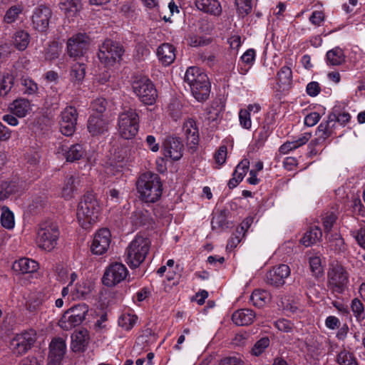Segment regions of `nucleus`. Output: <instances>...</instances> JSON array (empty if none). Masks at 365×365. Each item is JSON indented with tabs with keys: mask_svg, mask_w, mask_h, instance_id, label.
Wrapping results in <instances>:
<instances>
[{
	"mask_svg": "<svg viewBox=\"0 0 365 365\" xmlns=\"http://www.w3.org/2000/svg\"><path fill=\"white\" fill-rule=\"evenodd\" d=\"M139 197L148 203L157 202L163 193V184L160 176L152 172L142 173L136 181Z\"/></svg>",
	"mask_w": 365,
	"mask_h": 365,
	"instance_id": "1",
	"label": "nucleus"
},
{
	"mask_svg": "<svg viewBox=\"0 0 365 365\" xmlns=\"http://www.w3.org/2000/svg\"><path fill=\"white\" fill-rule=\"evenodd\" d=\"M345 59L344 51L338 46L328 51L326 54V61L329 66H340L345 63Z\"/></svg>",
	"mask_w": 365,
	"mask_h": 365,
	"instance_id": "32",
	"label": "nucleus"
},
{
	"mask_svg": "<svg viewBox=\"0 0 365 365\" xmlns=\"http://www.w3.org/2000/svg\"><path fill=\"white\" fill-rule=\"evenodd\" d=\"M1 211V225L8 230L12 229L14 227V216L13 212L6 206H3Z\"/></svg>",
	"mask_w": 365,
	"mask_h": 365,
	"instance_id": "43",
	"label": "nucleus"
},
{
	"mask_svg": "<svg viewBox=\"0 0 365 365\" xmlns=\"http://www.w3.org/2000/svg\"><path fill=\"white\" fill-rule=\"evenodd\" d=\"M196 8L207 14L214 16H220L222 9L218 0H195Z\"/></svg>",
	"mask_w": 365,
	"mask_h": 365,
	"instance_id": "25",
	"label": "nucleus"
},
{
	"mask_svg": "<svg viewBox=\"0 0 365 365\" xmlns=\"http://www.w3.org/2000/svg\"><path fill=\"white\" fill-rule=\"evenodd\" d=\"M24 86V93L27 94H34L38 91L37 84L30 78H24L21 80Z\"/></svg>",
	"mask_w": 365,
	"mask_h": 365,
	"instance_id": "59",
	"label": "nucleus"
},
{
	"mask_svg": "<svg viewBox=\"0 0 365 365\" xmlns=\"http://www.w3.org/2000/svg\"><path fill=\"white\" fill-rule=\"evenodd\" d=\"M59 7L67 16H74L81 9V0H61Z\"/></svg>",
	"mask_w": 365,
	"mask_h": 365,
	"instance_id": "34",
	"label": "nucleus"
},
{
	"mask_svg": "<svg viewBox=\"0 0 365 365\" xmlns=\"http://www.w3.org/2000/svg\"><path fill=\"white\" fill-rule=\"evenodd\" d=\"M132 88L138 99L145 105H153L158 98V91L153 83L146 76L136 78Z\"/></svg>",
	"mask_w": 365,
	"mask_h": 365,
	"instance_id": "7",
	"label": "nucleus"
},
{
	"mask_svg": "<svg viewBox=\"0 0 365 365\" xmlns=\"http://www.w3.org/2000/svg\"><path fill=\"white\" fill-rule=\"evenodd\" d=\"M350 118L351 115L349 113L343 112L341 113H337V110H334L333 113L328 115L327 120L324 122V123H328L330 130L334 133V129L337 122L341 125H344L350 120Z\"/></svg>",
	"mask_w": 365,
	"mask_h": 365,
	"instance_id": "35",
	"label": "nucleus"
},
{
	"mask_svg": "<svg viewBox=\"0 0 365 365\" xmlns=\"http://www.w3.org/2000/svg\"><path fill=\"white\" fill-rule=\"evenodd\" d=\"M14 81V76L9 73L0 77V97H4L10 92Z\"/></svg>",
	"mask_w": 365,
	"mask_h": 365,
	"instance_id": "41",
	"label": "nucleus"
},
{
	"mask_svg": "<svg viewBox=\"0 0 365 365\" xmlns=\"http://www.w3.org/2000/svg\"><path fill=\"white\" fill-rule=\"evenodd\" d=\"M309 263L313 276L317 278L321 277L323 273L321 258L319 256L310 257L309 259Z\"/></svg>",
	"mask_w": 365,
	"mask_h": 365,
	"instance_id": "47",
	"label": "nucleus"
},
{
	"mask_svg": "<svg viewBox=\"0 0 365 365\" xmlns=\"http://www.w3.org/2000/svg\"><path fill=\"white\" fill-rule=\"evenodd\" d=\"M351 309L357 320L364 319V307L360 299L354 298L351 301Z\"/></svg>",
	"mask_w": 365,
	"mask_h": 365,
	"instance_id": "51",
	"label": "nucleus"
},
{
	"mask_svg": "<svg viewBox=\"0 0 365 365\" xmlns=\"http://www.w3.org/2000/svg\"><path fill=\"white\" fill-rule=\"evenodd\" d=\"M52 14L51 9L48 6L40 5L35 8L31 16L33 28L38 32H46L48 29Z\"/></svg>",
	"mask_w": 365,
	"mask_h": 365,
	"instance_id": "14",
	"label": "nucleus"
},
{
	"mask_svg": "<svg viewBox=\"0 0 365 365\" xmlns=\"http://www.w3.org/2000/svg\"><path fill=\"white\" fill-rule=\"evenodd\" d=\"M88 312V307L84 304H78L68 309L59 320V326L65 330L71 329L80 325Z\"/></svg>",
	"mask_w": 365,
	"mask_h": 365,
	"instance_id": "9",
	"label": "nucleus"
},
{
	"mask_svg": "<svg viewBox=\"0 0 365 365\" xmlns=\"http://www.w3.org/2000/svg\"><path fill=\"white\" fill-rule=\"evenodd\" d=\"M278 83L281 86H289L292 82V71L287 66H282L277 73Z\"/></svg>",
	"mask_w": 365,
	"mask_h": 365,
	"instance_id": "44",
	"label": "nucleus"
},
{
	"mask_svg": "<svg viewBox=\"0 0 365 365\" xmlns=\"http://www.w3.org/2000/svg\"><path fill=\"white\" fill-rule=\"evenodd\" d=\"M80 180L78 176L70 175L66 177L61 190V196L66 200L74 197L77 187L79 186Z\"/></svg>",
	"mask_w": 365,
	"mask_h": 365,
	"instance_id": "28",
	"label": "nucleus"
},
{
	"mask_svg": "<svg viewBox=\"0 0 365 365\" xmlns=\"http://www.w3.org/2000/svg\"><path fill=\"white\" fill-rule=\"evenodd\" d=\"M227 157V147L222 145L219 148L215 154V160L218 165H222L225 163Z\"/></svg>",
	"mask_w": 365,
	"mask_h": 365,
	"instance_id": "64",
	"label": "nucleus"
},
{
	"mask_svg": "<svg viewBox=\"0 0 365 365\" xmlns=\"http://www.w3.org/2000/svg\"><path fill=\"white\" fill-rule=\"evenodd\" d=\"M239 120L240 125L245 129H250L252 125V121L249 110L241 109L239 112Z\"/></svg>",
	"mask_w": 365,
	"mask_h": 365,
	"instance_id": "58",
	"label": "nucleus"
},
{
	"mask_svg": "<svg viewBox=\"0 0 365 365\" xmlns=\"http://www.w3.org/2000/svg\"><path fill=\"white\" fill-rule=\"evenodd\" d=\"M13 44L19 51H24L30 42V36L25 31H16L12 37Z\"/></svg>",
	"mask_w": 365,
	"mask_h": 365,
	"instance_id": "39",
	"label": "nucleus"
},
{
	"mask_svg": "<svg viewBox=\"0 0 365 365\" xmlns=\"http://www.w3.org/2000/svg\"><path fill=\"white\" fill-rule=\"evenodd\" d=\"M194 98L197 101H205L209 96L210 93V83L209 81L205 83L198 84L190 88Z\"/></svg>",
	"mask_w": 365,
	"mask_h": 365,
	"instance_id": "37",
	"label": "nucleus"
},
{
	"mask_svg": "<svg viewBox=\"0 0 365 365\" xmlns=\"http://www.w3.org/2000/svg\"><path fill=\"white\" fill-rule=\"evenodd\" d=\"M90 292V289L86 286L85 282H78L74 287L71 288V293L72 294L73 298H84Z\"/></svg>",
	"mask_w": 365,
	"mask_h": 365,
	"instance_id": "49",
	"label": "nucleus"
},
{
	"mask_svg": "<svg viewBox=\"0 0 365 365\" xmlns=\"http://www.w3.org/2000/svg\"><path fill=\"white\" fill-rule=\"evenodd\" d=\"M209 81L206 73L197 66L189 67L185 73L184 82L187 84L189 88L198 84L205 83Z\"/></svg>",
	"mask_w": 365,
	"mask_h": 365,
	"instance_id": "22",
	"label": "nucleus"
},
{
	"mask_svg": "<svg viewBox=\"0 0 365 365\" xmlns=\"http://www.w3.org/2000/svg\"><path fill=\"white\" fill-rule=\"evenodd\" d=\"M351 235L355 238L358 245L365 250V229L351 231Z\"/></svg>",
	"mask_w": 365,
	"mask_h": 365,
	"instance_id": "62",
	"label": "nucleus"
},
{
	"mask_svg": "<svg viewBox=\"0 0 365 365\" xmlns=\"http://www.w3.org/2000/svg\"><path fill=\"white\" fill-rule=\"evenodd\" d=\"M9 109L13 115L23 118L31 109L30 102L25 98L16 99L10 106Z\"/></svg>",
	"mask_w": 365,
	"mask_h": 365,
	"instance_id": "33",
	"label": "nucleus"
},
{
	"mask_svg": "<svg viewBox=\"0 0 365 365\" xmlns=\"http://www.w3.org/2000/svg\"><path fill=\"white\" fill-rule=\"evenodd\" d=\"M61 53V47L56 41H52L45 49L44 57L46 61H52L58 58Z\"/></svg>",
	"mask_w": 365,
	"mask_h": 365,
	"instance_id": "42",
	"label": "nucleus"
},
{
	"mask_svg": "<svg viewBox=\"0 0 365 365\" xmlns=\"http://www.w3.org/2000/svg\"><path fill=\"white\" fill-rule=\"evenodd\" d=\"M336 362L339 365H359L354 354L346 349H343L338 353Z\"/></svg>",
	"mask_w": 365,
	"mask_h": 365,
	"instance_id": "40",
	"label": "nucleus"
},
{
	"mask_svg": "<svg viewBox=\"0 0 365 365\" xmlns=\"http://www.w3.org/2000/svg\"><path fill=\"white\" fill-rule=\"evenodd\" d=\"M38 269V262L29 258H21L13 264V269L20 274L33 273Z\"/></svg>",
	"mask_w": 365,
	"mask_h": 365,
	"instance_id": "29",
	"label": "nucleus"
},
{
	"mask_svg": "<svg viewBox=\"0 0 365 365\" xmlns=\"http://www.w3.org/2000/svg\"><path fill=\"white\" fill-rule=\"evenodd\" d=\"M158 60L164 66H170L175 59V48L170 43H164L157 49Z\"/></svg>",
	"mask_w": 365,
	"mask_h": 365,
	"instance_id": "26",
	"label": "nucleus"
},
{
	"mask_svg": "<svg viewBox=\"0 0 365 365\" xmlns=\"http://www.w3.org/2000/svg\"><path fill=\"white\" fill-rule=\"evenodd\" d=\"M329 241L331 243L330 247L335 251L341 252L345 250L344 239L338 234L331 235L329 237Z\"/></svg>",
	"mask_w": 365,
	"mask_h": 365,
	"instance_id": "52",
	"label": "nucleus"
},
{
	"mask_svg": "<svg viewBox=\"0 0 365 365\" xmlns=\"http://www.w3.org/2000/svg\"><path fill=\"white\" fill-rule=\"evenodd\" d=\"M306 91L308 96L315 97L319 94L321 88L319 83L317 81H312L307 85Z\"/></svg>",
	"mask_w": 365,
	"mask_h": 365,
	"instance_id": "63",
	"label": "nucleus"
},
{
	"mask_svg": "<svg viewBox=\"0 0 365 365\" xmlns=\"http://www.w3.org/2000/svg\"><path fill=\"white\" fill-rule=\"evenodd\" d=\"M90 38L86 34L78 33L70 37L66 42V52L70 58L83 56L88 51Z\"/></svg>",
	"mask_w": 365,
	"mask_h": 365,
	"instance_id": "12",
	"label": "nucleus"
},
{
	"mask_svg": "<svg viewBox=\"0 0 365 365\" xmlns=\"http://www.w3.org/2000/svg\"><path fill=\"white\" fill-rule=\"evenodd\" d=\"M349 273L339 262L333 261L329 264L327 272L328 287L334 293L342 294L349 283Z\"/></svg>",
	"mask_w": 365,
	"mask_h": 365,
	"instance_id": "5",
	"label": "nucleus"
},
{
	"mask_svg": "<svg viewBox=\"0 0 365 365\" xmlns=\"http://www.w3.org/2000/svg\"><path fill=\"white\" fill-rule=\"evenodd\" d=\"M59 235L60 231L56 222H43L37 230L36 244L41 250L50 252L57 245Z\"/></svg>",
	"mask_w": 365,
	"mask_h": 365,
	"instance_id": "4",
	"label": "nucleus"
},
{
	"mask_svg": "<svg viewBox=\"0 0 365 365\" xmlns=\"http://www.w3.org/2000/svg\"><path fill=\"white\" fill-rule=\"evenodd\" d=\"M67 162H75L82 159L86 155V150L83 145L76 143L71 146L63 145L59 148Z\"/></svg>",
	"mask_w": 365,
	"mask_h": 365,
	"instance_id": "24",
	"label": "nucleus"
},
{
	"mask_svg": "<svg viewBox=\"0 0 365 365\" xmlns=\"http://www.w3.org/2000/svg\"><path fill=\"white\" fill-rule=\"evenodd\" d=\"M86 72V65L83 63H76L71 66V81L78 85L83 82Z\"/></svg>",
	"mask_w": 365,
	"mask_h": 365,
	"instance_id": "38",
	"label": "nucleus"
},
{
	"mask_svg": "<svg viewBox=\"0 0 365 365\" xmlns=\"http://www.w3.org/2000/svg\"><path fill=\"white\" fill-rule=\"evenodd\" d=\"M237 9L240 14L246 16L252 11V0H236Z\"/></svg>",
	"mask_w": 365,
	"mask_h": 365,
	"instance_id": "57",
	"label": "nucleus"
},
{
	"mask_svg": "<svg viewBox=\"0 0 365 365\" xmlns=\"http://www.w3.org/2000/svg\"><path fill=\"white\" fill-rule=\"evenodd\" d=\"M182 131L186 140L187 150L190 153L197 150L199 145V130L193 119L187 120L182 125Z\"/></svg>",
	"mask_w": 365,
	"mask_h": 365,
	"instance_id": "16",
	"label": "nucleus"
},
{
	"mask_svg": "<svg viewBox=\"0 0 365 365\" xmlns=\"http://www.w3.org/2000/svg\"><path fill=\"white\" fill-rule=\"evenodd\" d=\"M128 274L127 267L120 262H113L106 269L102 277L103 284L112 287L125 279Z\"/></svg>",
	"mask_w": 365,
	"mask_h": 365,
	"instance_id": "11",
	"label": "nucleus"
},
{
	"mask_svg": "<svg viewBox=\"0 0 365 365\" xmlns=\"http://www.w3.org/2000/svg\"><path fill=\"white\" fill-rule=\"evenodd\" d=\"M250 168V160L247 158L242 160L240 163L235 168V170L232 174L235 177L238 178V180H242L245 175L247 174Z\"/></svg>",
	"mask_w": 365,
	"mask_h": 365,
	"instance_id": "50",
	"label": "nucleus"
},
{
	"mask_svg": "<svg viewBox=\"0 0 365 365\" xmlns=\"http://www.w3.org/2000/svg\"><path fill=\"white\" fill-rule=\"evenodd\" d=\"M162 148L165 158H170L175 161L182 157L184 145L178 137L167 136L163 143Z\"/></svg>",
	"mask_w": 365,
	"mask_h": 365,
	"instance_id": "17",
	"label": "nucleus"
},
{
	"mask_svg": "<svg viewBox=\"0 0 365 365\" xmlns=\"http://www.w3.org/2000/svg\"><path fill=\"white\" fill-rule=\"evenodd\" d=\"M255 316L253 310L241 309L232 314V320L237 326H247L254 322Z\"/></svg>",
	"mask_w": 365,
	"mask_h": 365,
	"instance_id": "27",
	"label": "nucleus"
},
{
	"mask_svg": "<svg viewBox=\"0 0 365 365\" xmlns=\"http://www.w3.org/2000/svg\"><path fill=\"white\" fill-rule=\"evenodd\" d=\"M311 136L312 135L310 133H304L296 140L287 141L279 147V152L283 155L287 154L289 152L306 144L310 139Z\"/></svg>",
	"mask_w": 365,
	"mask_h": 365,
	"instance_id": "30",
	"label": "nucleus"
},
{
	"mask_svg": "<svg viewBox=\"0 0 365 365\" xmlns=\"http://www.w3.org/2000/svg\"><path fill=\"white\" fill-rule=\"evenodd\" d=\"M22 9L19 6H11L4 16V21L7 24H11L16 21L18 16L21 13Z\"/></svg>",
	"mask_w": 365,
	"mask_h": 365,
	"instance_id": "53",
	"label": "nucleus"
},
{
	"mask_svg": "<svg viewBox=\"0 0 365 365\" xmlns=\"http://www.w3.org/2000/svg\"><path fill=\"white\" fill-rule=\"evenodd\" d=\"M218 365H244V361L238 355L227 356L218 361Z\"/></svg>",
	"mask_w": 365,
	"mask_h": 365,
	"instance_id": "56",
	"label": "nucleus"
},
{
	"mask_svg": "<svg viewBox=\"0 0 365 365\" xmlns=\"http://www.w3.org/2000/svg\"><path fill=\"white\" fill-rule=\"evenodd\" d=\"M250 301L255 307L261 308L271 301V294L264 289H255L250 296Z\"/></svg>",
	"mask_w": 365,
	"mask_h": 365,
	"instance_id": "36",
	"label": "nucleus"
},
{
	"mask_svg": "<svg viewBox=\"0 0 365 365\" xmlns=\"http://www.w3.org/2000/svg\"><path fill=\"white\" fill-rule=\"evenodd\" d=\"M309 19L313 25L320 26L325 20V15L322 11H314Z\"/></svg>",
	"mask_w": 365,
	"mask_h": 365,
	"instance_id": "61",
	"label": "nucleus"
},
{
	"mask_svg": "<svg viewBox=\"0 0 365 365\" xmlns=\"http://www.w3.org/2000/svg\"><path fill=\"white\" fill-rule=\"evenodd\" d=\"M107 106V101L105 98H100L93 100L91 105V108L93 112L97 113V115H103Z\"/></svg>",
	"mask_w": 365,
	"mask_h": 365,
	"instance_id": "55",
	"label": "nucleus"
},
{
	"mask_svg": "<svg viewBox=\"0 0 365 365\" xmlns=\"http://www.w3.org/2000/svg\"><path fill=\"white\" fill-rule=\"evenodd\" d=\"M139 115L136 110L129 108L121 112L118 118V130L124 139H132L138 132Z\"/></svg>",
	"mask_w": 365,
	"mask_h": 365,
	"instance_id": "6",
	"label": "nucleus"
},
{
	"mask_svg": "<svg viewBox=\"0 0 365 365\" xmlns=\"http://www.w3.org/2000/svg\"><path fill=\"white\" fill-rule=\"evenodd\" d=\"M269 337L264 336L261 338L254 344L251 351L252 354L256 356H260L269 346Z\"/></svg>",
	"mask_w": 365,
	"mask_h": 365,
	"instance_id": "48",
	"label": "nucleus"
},
{
	"mask_svg": "<svg viewBox=\"0 0 365 365\" xmlns=\"http://www.w3.org/2000/svg\"><path fill=\"white\" fill-rule=\"evenodd\" d=\"M48 364L49 365H56L63 358L66 344L64 339L58 337L53 339L49 346Z\"/></svg>",
	"mask_w": 365,
	"mask_h": 365,
	"instance_id": "21",
	"label": "nucleus"
},
{
	"mask_svg": "<svg viewBox=\"0 0 365 365\" xmlns=\"http://www.w3.org/2000/svg\"><path fill=\"white\" fill-rule=\"evenodd\" d=\"M16 191L17 185L15 182H2L0 184V202L8 198Z\"/></svg>",
	"mask_w": 365,
	"mask_h": 365,
	"instance_id": "45",
	"label": "nucleus"
},
{
	"mask_svg": "<svg viewBox=\"0 0 365 365\" xmlns=\"http://www.w3.org/2000/svg\"><path fill=\"white\" fill-rule=\"evenodd\" d=\"M137 319L134 314H123L118 319V325L125 330H130L136 323Z\"/></svg>",
	"mask_w": 365,
	"mask_h": 365,
	"instance_id": "46",
	"label": "nucleus"
},
{
	"mask_svg": "<svg viewBox=\"0 0 365 365\" xmlns=\"http://www.w3.org/2000/svg\"><path fill=\"white\" fill-rule=\"evenodd\" d=\"M90 340L89 332L86 329H81L71 336V349L73 352L85 351Z\"/></svg>",
	"mask_w": 365,
	"mask_h": 365,
	"instance_id": "23",
	"label": "nucleus"
},
{
	"mask_svg": "<svg viewBox=\"0 0 365 365\" xmlns=\"http://www.w3.org/2000/svg\"><path fill=\"white\" fill-rule=\"evenodd\" d=\"M124 51L120 43L106 39L99 47L98 57L106 66H111L121 60Z\"/></svg>",
	"mask_w": 365,
	"mask_h": 365,
	"instance_id": "8",
	"label": "nucleus"
},
{
	"mask_svg": "<svg viewBox=\"0 0 365 365\" xmlns=\"http://www.w3.org/2000/svg\"><path fill=\"white\" fill-rule=\"evenodd\" d=\"M111 242V234L108 229L98 230L94 235L91 245V251L93 255H102L109 249Z\"/></svg>",
	"mask_w": 365,
	"mask_h": 365,
	"instance_id": "15",
	"label": "nucleus"
},
{
	"mask_svg": "<svg viewBox=\"0 0 365 365\" xmlns=\"http://www.w3.org/2000/svg\"><path fill=\"white\" fill-rule=\"evenodd\" d=\"M60 130L66 136H71L76 131L78 113L76 107L67 106L60 114Z\"/></svg>",
	"mask_w": 365,
	"mask_h": 365,
	"instance_id": "13",
	"label": "nucleus"
},
{
	"mask_svg": "<svg viewBox=\"0 0 365 365\" xmlns=\"http://www.w3.org/2000/svg\"><path fill=\"white\" fill-rule=\"evenodd\" d=\"M333 135V132L330 130L328 123L322 122L316 131L317 138L311 140L308 147L309 149V156L312 157L317 155L319 153L316 147L324 144L326 140Z\"/></svg>",
	"mask_w": 365,
	"mask_h": 365,
	"instance_id": "19",
	"label": "nucleus"
},
{
	"mask_svg": "<svg viewBox=\"0 0 365 365\" xmlns=\"http://www.w3.org/2000/svg\"><path fill=\"white\" fill-rule=\"evenodd\" d=\"M337 220V216L334 212H327L322 218L325 232L328 234Z\"/></svg>",
	"mask_w": 365,
	"mask_h": 365,
	"instance_id": "54",
	"label": "nucleus"
},
{
	"mask_svg": "<svg viewBox=\"0 0 365 365\" xmlns=\"http://www.w3.org/2000/svg\"><path fill=\"white\" fill-rule=\"evenodd\" d=\"M61 93H53L51 94L49 93H47L46 97V103L52 107L53 109L58 108L60 101H61Z\"/></svg>",
	"mask_w": 365,
	"mask_h": 365,
	"instance_id": "60",
	"label": "nucleus"
},
{
	"mask_svg": "<svg viewBox=\"0 0 365 365\" xmlns=\"http://www.w3.org/2000/svg\"><path fill=\"white\" fill-rule=\"evenodd\" d=\"M36 341V332L34 329L17 334L10 342V348L17 356L25 354L34 346Z\"/></svg>",
	"mask_w": 365,
	"mask_h": 365,
	"instance_id": "10",
	"label": "nucleus"
},
{
	"mask_svg": "<svg viewBox=\"0 0 365 365\" xmlns=\"http://www.w3.org/2000/svg\"><path fill=\"white\" fill-rule=\"evenodd\" d=\"M87 129L92 136L103 135L108 130V120L103 115L91 114L87 122Z\"/></svg>",
	"mask_w": 365,
	"mask_h": 365,
	"instance_id": "20",
	"label": "nucleus"
},
{
	"mask_svg": "<svg viewBox=\"0 0 365 365\" xmlns=\"http://www.w3.org/2000/svg\"><path fill=\"white\" fill-rule=\"evenodd\" d=\"M100 204L92 192H86L81 199L77 208V219L83 229H89L99 217Z\"/></svg>",
	"mask_w": 365,
	"mask_h": 365,
	"instance_id": "2",
	"label": "nucleus"
},
{
	"mask_svg": "<svg viewBox=\"0 0 365 365\" xmlns=\"http://www.w3.org/2000/svg\"><path fill=\"white\" fill-rule=\"evenodd\" d=\"M150 240L147 237L136 236L126 249L125 262L131 269L137 268L145 260L150 247Z\"/></svg>",
	"mask_w": 365,
	"mask_h": 365,
	"instance_id": "3",
	"label": "nucleus"
},
{
	"mask_svg": "<svg viewBox=\"0 0 365 365\" xmlns=\"http://www.w3.org/2000/svg\"><path fill=\"white\" fill-rule=\"evenodd\" d=\"M291 270L288 265L281 264L274 267L266 274V282L275 287L285 284V279L290 275Z\"/></svg>",
	"mask_w": 365,
	"mask_h": 365,
	"instance_id": "18",
	"label": "nucleus"
},
{
	"mask_svg": "<svg viewBox=\"0 0 365 365\" xmlns=\"http://www.w3.org/2000/svg\"><path fill=\"white\" fill-rule=\"evenodd\" d=\"M322 237V232L321 229L317 227H310L300 240V242L305 247H309L317 242L320 241Z\"/></svg>",
	"mask_w": 365,
	"mask_h": 365,
	"instance_id": "31",
	"label": "nucleus"
}]
</instances>
